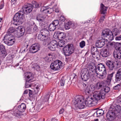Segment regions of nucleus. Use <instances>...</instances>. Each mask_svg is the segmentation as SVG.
I'll list each match as a JSON object with an SVG mask.
<instances>
[{
    "label": "nucleus",
    "mask_w": 121,
    "mask_h": 121,
    "mask_svg": "<svg viewBox=\"0 0 121 121\" xmlns=\"http://www.w3.org/2000/svg\"><path fill=\"white\" fill-rule=\"evenodd\" d=\"M95 87L94 86H88L85 90L86 94L89 95H91L96 91Z\"/></svg>",
    "instance_id": "obj_17"
},
{
    "label": "nucleus",
    "mask_w": 121,
    "mask_h": 121,
    "mask_svg": "<svg viewBox=\"0 0 121 121\" xmlns=\"http://www.w3.org/2000/svg\"><path fill=\"white\" fill-rule=\"evenodd\" d=\"M38 27L36 25H35L33 27V30L34 32H37L38 31Z\"/></svg>",
    "instance_id": "obj_50"
},
{
    "label": "nucleus",
    "mask_w": 121,
    "mask_h": 121,
    "mask_svg": "<svg viewBox=\"0 0 121 121\" xmlns=\"http://www.w3.org/2000/svg\"><path fill=\"white\" fill-rule=\"evenodd\" d=\"M110 90V88L108 87H106L102 89L100 91V93L102 95L103 98H105L106 93H108Z\"/></svg>",
    "instance_id": "obj_27"
},
{
    "label": "nucleus",
    "mask_w": 121,
    "mask_h": 121,
    "mask_svg": "<svg viewBox=\"0 0 121 121\" xmlns=\"http://www.w3.org/2000/svg\"><path fill=\"white\" fill-rule=\"evenodd\" d=\"M65 81L61 79L60 81V84L61 86H63L65 84Z\"/></svg>",
    "instance_id": "obj_58"
},
{
    "label": "nucleus",
    "mask_w": 121,
    "mask_h": 121,
    "mask_svg": "<svg viewBox=\"0 0 121 121\" xmlns=\"http://www.w3.org/2000/svg\"><path fill=\"white\" fill-rule=\"evenodd\" d=\"M114 89L115 90H118L119 88H121V84H118L113 87Z\"/></svg>",
    "instance_id": "obj_52"
},
{
    "label": "nucleus",
    "mask_w": 121,
    "mask_h": 121,
    "mask_svg": "<svg viewBox=\"0 0 121 121\" xmlns=\"http://www.w3.org/2000/svg\"><path fill=\"white\" fill-rule=\"evenodd\" d=\"M91 53L93 55V56L96 55L98 54L99 52L97 51V49L96 48L92 47L91 49Z\"/></svg>",
    "instance_id": "obj_33"
},
{
    "label": "nucleus",
    "mask_w": 121,
    "mask_h": 121,
    "mask_svg": "<svg viewBox=\"0 0 121 121\" xmlns=\"http://www.w3.org/2000/svg\"><path fill=\"white\" fill-rule=\"evenodd\" d=\"M63 65L62 63L59 60H55L51 65V68L54 70H58L61 68Z\"/></svg>",
    "instance_id": "obj_9"
},
{
    "label": "nucleus",
    "mask_w": 121,
    "mask_h": 121,
    "mask_svg": "<svg viewBox=\"0 0 121 121\" xmlns=\"http://www.w3.org/2000/svg\"><path fill=\"white\" fill-rule=\"evenodd\" d=\"M90 73L88 69H84L82 70L81 73V77L82 80L86 81L90 78Z\"/></svg>",
    "instance_id": "obj_11"
},
{
    "label": "nucleus",
    "mask_w": 121,
    "mask_h": 121,
    "mask_svg": "<svg viewBox=\"0 0 121 121\" xmlns=\"http://www.w3.org/2000/svg\"><path fill=\"white\" fill-rule=\"evenodd\" d=\"M102 36L105 38H107L110 41L112 40L113 39L112 32L108 29H106L103 31Z\"/></svg>",
    "instance_id": "obj_10"
},
{
    "label": "nucleus",
    "mask_w": 121,
    "mask_h": 121,
    "mask_svg": "<svg viewBox=\"0 0 121 121\" xmlns=\"http://www.w3.org/2000/svg\"><path fill=\"white\" fill-rule=\"evenodd\" d=\"M53 57V56L51 54H49L45 57V60L46 61L49 62L52 60Z\"/></svg>",
    "instance_id": "obj_32"
},
{
    "label": "nucleus",
    "mask_w": 121,
    "mask_h": 121,
    "mask_svg": "<svg viewBox=\"0 0 121 121\" xmlns=\"http://www.w3.org/2000/svg\"><path fill=\"white\" fill-rule=\"evenodd\" d=\"M105 18V16H103L101 17L99 20V21L100 22H102L104 19Z\"/></svg>",
    "instance_id": "obj_57"
},
{
    "label": "nucleus",
    "mask_w": 121,
    "mask_h": 121,
    "mask_svg": "<svg viewBox=\"0 0 121 121\" xmlns=\"http://www.w3.org/2000/svg\"><path fill=\"white\" fill-rule=\"evenodd\" d=\"M104 86V83L102 81H99L95 85V89L97 90L100 87H103Z\"/></svg>",
    "instance_id": "obj_30"
},
{
    "label": "nucleus",
    "mask_w": 121,
    "mask_h": 121,
    "mask_svg": "<svg viewBox=\"0 0 121 121\" xmlns=\"http://www.w3.org/2000/svg\"><path fill=\"white\" fill-rule=\"evenodd\" d=\"M41 85L37 84H36L35 86V88L34 89V90L36 94L39 91L41 88Z\"/></svg>",
    "instance_id": "obj_35"
},
{
    "label": "nucleus",
    "mask_w": 121,
    "mask_h": 121,
    "mask_svg": "<svg viewBox=\"0 0 121 121\" xmlns=\"http://www.w3.org/2000/svg\"><path fill=\"white\" fill-rule=\"evenodd\" d=\"M31 65H32V67L35 69H36L37 71L39 70V66L37 63L32 62Z\"/></svg>",
    "instance_id": "obj_37"
},
{
    "label": "nucleus",
    "mask_w": 121,
    "mask_h": 121,
    "mask_svg": "<svg viewBox=\"0 0 121 121\" xmlns=\"http://www.w3.org/2000/svg\"><path fill=\"white\" fill-rule=\"evenodd\" d=\"M117 73L121 75V68L118 69L117 71Z\"/></svg>",
    "instance_id": "obj_62"
},
{
    "label": "nucleus",
    "mask_w": 121,
    "mask_h": 121,
    "mask_svg": "<svg viewBox=\"0 0 121 121\" xmlns=\"http://www.w3.org/2000/svg\"><path fill=\"white\" fill-rule=\"evenodd\" d=\"M15 31L18 36L20 37L24 34L25 29L24 27L20 26L15 29Z\"/></svg>",
    "instance_id": "obj_15"
},
{
    "label": "nucleus",
    "mask_w": 121,
    "mask_h": 121,
    "mask_svg": "<svg viewBox=\"0 0 121 121\" xmlns=\"http://www.w3.org/2000/svg\"><path fill=\"white\" fill-rule=\"evenodd\" d=\"M101 73H102L101 74L100 73H96V76L98 78L100 79H104L107 76V72H102Z\"/></svg>",
    "instance_id": "obj_28"
},
{
    "label": "nucleus",
    "mask_w": 121,
    "mask_h": 121,
    "mask_svg": "<svg viewBox=\"0 0 121 121\" xmlns=\"http://www.w3.org/2000/svg\"><path fill=\"white\" fill-rule=\"evenodd\" d=\"M35 24L34 22L32 21H30L28 22L27 24V26L26 28V31L27 33L30 34L32 32V26Z\"/></svg>",
    "instance_id": "obj_23"
},
{
    "label": "nucleus",
    "mask_w": 121,
    "mask_h": 121,
    "mask_svg": "<svg viewBox=\"0 0 121 121\" xmlns=\"http://www.w3.org/2000/svg\"><path fill=\"white\" fill-rule=\"evenodd\" d=\"M0 49L1 51L5 50V47L2 44L0 45Z\"/></svg>",
    "instance_id": "obj_56"
},
{
    "label": "nucleus",
    "mask_w": 121,
    "mask_h": 121,
    "mask_svg": "<svg viewBox=\"0 0 121 121\" xmlns=\"http://www.w3.org/2000/svg\"><path fill=\"white\" fill-rule=\"evenodd\" d=\"M107 41H106L105 39H101L97 41L96 43V45L98 48H101L104 46L106 43Z\"/></svg>",
    "instance_id": "obj_25"
},
{
    "label": "nucleus",
    "mask_w": 121,
    "mask_h": 121,
    "mask_svg": "<svg viewBox=\"0 0 121 121\" xmlns=\"http://www.w3.org/2000/svg\"><path fill=\"white\" fill-rule=\"evenodd\" d=\"M73 104L75 107L80 109L84 108L85 106L84 97L82 96L78 95L74 98Z\"/></svg>",
    "instance_id": "obj_4"
},
{
    "label": "nucleus",
    "mask_w": 121,
    "mask_h": 121,
    "mask_svg": "<svg viewBox=\"0 0 121 121\" xmlns=\"http://www.w3.org/2000/svg\"><path fill=\"white\" fill-rule=\"evenodd\" d=\"M26 59V58L25 57H24L23 58V59L21 60L20 62L16 64V66H18L20 65V68L21 69L22 68V65L24 61H25Z\"/></svg>",
    "instance_id": "obj_38"
},
{
    "label": "nucleus",
    "mask_w": 121,
    "mask_h": 121,
    "mask_svg": "<svg viewBox=\"0 0 121 121\" xmlns=\"http://www.w3.org/2000/svg\"><path fill=\"white\" fill-rule=\"evenodd\" d=\"M56 5V4L55 5L52 9L49 8L48 7L43 6L41 8V11L44 13H50L53 11Z\"/></svg>",
    "instance_id": "obj_20"
},
{
    "label": "nucleus",
    "mask_w": 121,
    "mask_h": 121,
    "mask_svg": "<svg viewBox=\"0 0 121 121\" xmlns=\"http://www.w3.org/2000/svg\"><path fill=\"white\" fill-rule=\"evenodd\" d=\"M113 54L114 58L120 59L121 58V52H114Z\"/></svg>",
    "instance_id": "obj_31"
},
{
    "label": "nucleus",
    "mask_w": 121,
    "mask_h": 121,
    "mask_svg": "<svg viewBox=\"0 0 121 121\" xmlns=\"http://www.w3.org/2000/svg\"><path fill=\"white\" fill-rule=\"evenodd\" d=\"M49 49L51 50L54 51L56 48L58 47V43L55 40H53L48 44Z\"/></svg>",
    "instance_id": "obj_21"
},
{
    "label": "nucleus",
    "mask_w": 121,
    "mask_h": 121,
    "mask_svg": "<svg viewBox=\"0 0 121 121\" xmlns=\"http://www.w3.org/2000/svg\"><path fill=\"white\" fill-rule=\"evenodd\" d=\"M56 26L52 23L50 24L49 27V29L51 31H53L56 29Z\"/></svg>",
    "instance_id": "obj_39"
},
{
    "label": "nucleus",
    "mask_w": 121,
    "mask_h": 121,
    "mask_svg": "<svg viewBox=\"0 0 121 121\" xmlns=\"http://www.w3.org/2000/svg\"><path fill=\"white\" fill-rule=\"evenodd\" d=\"M38 38L39 39L44 42L46 44L50 40L49 31L45 29L42 30L38 36Z\"/></svg>",
    "instance_id": "obj_3"
},
{
    "label": "nucleus",
    "mask_w": 121,
    "mask_h": 121,
    "mask_svg": "<svg viewBox=\"0 0 121 121\" xmlns=\"http://www.w3.org/2000/svg\"><path fill=\"white\" fill-rule=\"evenodd\" d=\"M32 5L30 4H28L26 5L23 6L22 7V9L23 12L26 13L27 14L29 13L32 11L33 9V7L35 8L39 7L40 5L36 2L34 1L32 2Z\"/></svg>",
    "instance_id": "obj_6"
},
{
    "label": "nucleus",
    "mask_w": 121,
    "mask_h": 121,
    "mask_svg": "<svg viewBox=\"0 0 121 121\" xmlns=\"http://www.w3.org/2000/svg\"><path fill=\"white\" fill-rule=\"evenodd\" d=\"M27 49H26L22 48L21 50V51H22V52H24L25 51H27Z\"/></svg>",
    "instance_id": "obj_64"
},
{
    "label": "nucleus",
    "mask_w": 121,
    "mask_h": 121,
    "mask_svg": "<svg viewBox=\"0 0 121 121\" xmlns=\"http://www.w3.org/2000/svg\"><path fill=\"white\" fill-rule=\"evenodd\" d=\"M57 6V5L56 6ZM56 6L55 8L54 9H55V12L56 13H58L59 11V9L57 7L56 8Z\"/></svg>",
    "instance_id": "obj_61"
},
{
    "label": "nucleus",
    "mask_w": 121,
    "mask_h": 121,
    "mask_svg": "<svg viewBox=\"0 0 121 121\" xmlns=\"http://www.w3.org/2000/svg\"><path fill=\"white\" fill-rule=\"evenodd\" d=\"M80 46L81 48H83L85 46V43L83 40L81 41L79 43Z\"/></svg>",
    "instance_id": "obj_45"
},
{
    "label": "nucleus",
    "mask_w": 121,
    "mask_h": 121,
    "mask_svg": "<svg viewBox=\"0 0 121 121\" xmlns=\"http://www.w3.org/2000/svg\"><path fill=\"white\" fill-rule=\"evenodd\" d=\"M113 33H112L113 35H113H114L115 36H116L118 34L117 33L118 32V30L117 29L115 28L113 31Z\"/></svg>",
    "instance_id": "obj_49"
},
{
    "label": "nucleus",
    "mask_w": 121,
    "mask_h": 121,
    "mask_svg": "<svg viewBox=\"0 0 121 121\" xmlns=\"http://www.w3.org/2000/svg\"><path fill=\"white\" fill-rule=\"evenodd\" d=\"M115 39L116 40L119 41L121 40V35L120 36H117L115 38Z\"/></svg>",
    "instance_id": "obj_59"
},
{
    "label": "nucleus",
    "mask_w": 121,
    "mask_h": 121,
    "mask_svg": "<svg viewBox=\"0 0 121 121\" xmlns=\"http://www.w3.org/2000/svg\"><path fill=\"white\" fill-rule=\"evenodd\" d=\"M95 72L96 73H97L106 72V70L105 66L102 64H98L95 67Z\"/></svg>",
    "instance_id": "obj_16"
},
{
    "label": "nucleus",
    "mask_w": 121,
    "mask_h": 121,
    "mask_svg": "<svg viewBox=\"0 0 121 121\" xmlns=\"http://www.w3.org/2000/svg\"><path fill=\"white\" fill-rule=\"evenodd\" d=\"M40 46L39 44L36 43L33 44L30 47V51L32 53H35L39 50Z\"/></svg>",
    "instance_id": "obj_18"
},
{
    "label": "nucleus",
    "mask_w": 121,
    "mask_h": 121,
    "mask_svg": "<svg viewBox=\"0 0 121 121\" xmlns=\"http://www.w3.org/2000/svg\"><path fill=\"white\" fill-rule=\"evenodd\" d=\"M65 27L66 30L69 29L71 27L66 23L65 24Z\"/></svg>",
    "instance_id": "obj_55"
},
{
    "label": "nucleus",
    "mask_w": 121,
    "mask_h": 121,
    "mask_svg": "<svg viewBox=\"0 0 121 121\" xmlns=\"http://www.w3.org/2000/svg\"><path fill=\"white\" fill-rule=\"evenodd\" d=\"M104 113V111L102 109L97 110L95 114L96 113L97 117H99L103 115Z\"/></svg>",
    "instance_id": "obj_36"
},
{
    "label": "nucleus",
    "mask_w": 121,
    "mask_h": 121,
    "mask_svg": "<svg viewBox=\"0 0 121 121\" xmlns=\"http://www.w3.org/2000/svg\"><path fill=\"white\" fill-rule=\"evenodd\" d=\"M94 101V99L92 97L90 96L88 97L85 102V106L86 105L89 107H91L96 105V104L94 103L93 102Z\"/></svg>",
    "instance_id": "obj_19"
},
{
    "label": "nucleus",
    "mask_w": 121,
    "mask_h": 121,
    "mask_svg": "<svg viewBox=\"0 0 121 121\" xmlns=\"http://www.w3.org/2000/svg\"><path fill=\"white\" fill-rule=\"evenodd\" d=\"M59 23H60V22L58 20H56L54 21L52 23L56 26L59 24Z\"/></svg>",
    "instance_id": "obj_46"
},
{
    "label": "nucleus",
    "mask_w": 121,
    "mask_h": 121,
    "mask_svg": "<svg viewBox=\"0 0 121 121\" xmlns=\"http://www.w3.org/2000/svg\"><path fill=\"white\" fill-rule=\"evenodd\" d=\"M29 82L26 81L25 86L26 88H28L30 87L31 86L30 83Z\"/></svg>",
    "instance_id": "obj_48"
},
{
    "label": "nucleus",
    "mask_w": 121,
    "mask_h": 121,
    "mask_svg": "<svg viewBox=\"0 0 121 121\" xmlns=\"http://www.w3.org/2000/svg\"><path fill=\"white\" fill-rule=\"evenodd\" d=\"M35 108L34 107H33L32 108H31L30 109V111L31 112H33L35 110Z\"/></svg>",
    "instance_id": "obj_63"
},
{
    "label": "nucleus",
    "mask_w": 121,
    "mask_h": 121,
    "mask_svg": "<svg viewBox=\"0 0 121 121\" xmlns=\"http://www.w3.org/2000/svg\"><path fill=\"white\" fill-rule=\"evenodd\" d=\"M93 95L92 97L94 99V103H96L97 104L98 101L101 98L102 99H104L105 98H103L102 95L100 93V91H98L96 90V91L94 92Z\"/></svg>",
    "instance_id": "obj_12"
},
{
    "label": "nucleus",
    "mask_w": 121,
    "mask_h": 121,
    "mask_svg": "<svg viewBox=\"0 0 121 121\" xmlns=\"http://www.w3.org/2000/svg\"><path fill=\"white\" fill-rule=\"evenodd\" d=\"M0 55V57L2 58H4L7 55V53L5 50L1 51Z\"/></svg>",
    "instance_id": "obj_43"
},
{
    "label": "nucleus",
    "mask_w": 121,
    "mask_h": 121,
    "mask_svg": "<svg viewBox=\"0 0 121 121\" xmlns=\"http://www.w3.org/2000/svg\"><path fill=\"white\" fill-rule=\"evenodd\" d=\"M65 42L63 40H61L59 41L58 43V47L59 46L60 47H63L65 44Z\"/></svg>",
    "instance_id": "obj_44"
},
{
    "label": "nucleus",
    "mask_w": 121,
    "mask_h": 121,
    "mask_svg": "<svg viewBox=\"0 0 121 121\" xmlns=\"http://www.w3.org/2000/svg\"><path fill=\"white\" fill-rule=\"evenodd\" d=\"M28 92V91L27 90H26L24 91L23 94L22 96V97L24 99H26V98L24 97L25 95H26L27 94Z\"/></svg>",
    "instance_id": "obj_54"
},
{
    "label": "nucleus",
    "mask_w": 121,
    "mask_h": 121,
    "mask_svg": "<svg viewBox=\"0 0 121 121\" xmlns=\"http://www.w3.org/2000/svg\"><path fill=\"white\" fill-rule=\"evenodd\" d=\"M24 14L23 11H20L15 14L13 18L14 25L17 26L22 24L24 17Z\"/></svg>",
    "instance_id": "obj_5"
},
{
    "label": "nucleus",
    "mask_w": 121,
    "mask_h": 121,
    "mask_svg": "<svg viewBox=\"0 0 121 121\" xmlns=\"http://www.w3.org/2000/svg\"><path fill=\"white\" fill-rule=\"evenodd\" d=\"M56 35L57 36L56 38L60 40L64 39L65 38L66 36V34L64 33L59 32H58L57 33L55 34L54 35V37H56L55 36Z\"/></svg>",
    "instance_id": "obj_24"
},
{
    "label": "nucleus",
    "mask_w": 121,
    "mask_h": 121,
    "mask_svg": "<svg viewBox=\"0 0 121 121\" xmlns=\"http://www.w3.org/2000/svg\"><path fill=\"white\" fill-rule=\"evenodd\" d=\"M73 47L72 44H68L63 48L64 54L66 56H68L73 52Z\"/></svg>",
    "instance_id": "obj_8"
},
{
    "label": "nucleus",
    "mask_w": 121,
    "mask_h": 121,
    "mask_svg": "<svg viewBox=\"0 0 121 121\" xmlns=\"http://www.w3.org/2000/svg\"><path fill=\"white\" fill-rule=\"evenodd\" d=\"M110 45L114 47L117 52H121V43H120L112 42L110 43Z\"/></svg>",
    "instance_id": "obj_22"
},
{
    "label": "nucleus",
    "mask_w": 121,
    "mask_h": 121,
    "mask_svg": "<svg viewBox=\"0 0 121 121\" xmlns=\"http://www.w3.org/2000/svg\"><path fill=\"white\" fill-rule=\"evenodd\" d=\"M26 108V105L24 103H22L18 107L15 106L12 110H10L5 112L6 113L10 112L12 115H14L17 117L21 116L24 112Z\"/></svg>",
    "instance_id": "obj_2"
},
{
    "label": "nucleus",
    "mask_w": 121,
    "mask_h": 121,
    "mask_svg": "<svg viewBox=\"0 0 121 121\" xmlns=\"http://www.w3.org/2000/svg\"><path fill=\"white\" fill-rule=\"evenodd\" d=\"M66 23L71 27L73 26H74L73 22L71 21H68Z\"/></svg>",
    "instance_id": "obj_51"
},
{
    "label": "nucleus",
    "mask_w": 121,
    "mask_h": 121,
    "mask_svg": "<svg viewBox=\"0 0 121 121\" xmlns=\"http://www.w3.org/2000/svg\"><path fill=\"white\" fill-rule=\"evenodd\" d=\"M108 7H106L103 4H100V11L102 14H104L106 13L107 9Z\"/></svg>",
    "instance_id": "obj_29"
},
{
    "label": "nucleus",
    "mask_w": 121,
    "mask_h": 121,
    "mask_svg": "<svg viewBox=\"0 0 121 121\" xmlns=\"http://www.w3.org/2000/svg\"><path fill=\"white\" fill-rule=\"evenodd\" d=\"M121 114V107L119 105H116L115 108L110 110L107 113L106 117L107 119L109 121L114 120L117 114Z\"/></svg>",
    "instance_id": "obj_1"
},
{
    "label": "nucleus",
    "mask_w": 121,
    "mask_h": 121,
    "mask_svg": "<svg viewBox=\"0 0 121 121\" xmlns=\"http://www.w3.org/2000/svg\"><path fill=\"white\" fill-rule=\"evenodd\" d=\"M24 77L26 81L31 82L35 79L34 75L30 72H26L24 73Z\"/></svg>",
    "instance_id": "obj_14"
},
{
    "label": "nucleus",
    "mask_w": 121,
    "mask_h": 121,
    "mask_svg": "<svg viewBox=\"0 0 121 121\" xmlns=\"http://www.w3.org/2000/svg\"><path fill=\"white\" fill-rule=\"evenodd\" d=\"M37 20L39 22H42L44 21V17L42 14L38 15L36 17Z\"/></svg>",
    "instance_id": "obj_34"
},
{
    "label": "nucleus",
    "mask_w": 121,
    "mask_h": 121,
    "mask_svg": "<svg viewBox=\"0 0 121 121\" xmlns=\"http://www.w3.org/2000/svg\"><path fill=\"white\" fill-rule=\"evenodd\" d=\"M100 53L103 57H106L108 56L109 54V49L108 48L102 49Z\"/></svg>",
    "instance_id": "obj_26"
},
{
    "label": "nucleus",
    "mask_w": 121,
    "mask_h": 121,
    "mask_svg": "<svg viewBox=\"0 0 121 121\" xmlns=\"http://www.w3.org/2000/svg\"><path fill=\"white\" fill-rule=\"evenodd\" d=\"M121 79V75L116 73L115 81L116 82L119 81Z\"/></svg>",
    "instance_id": "obj_42"
},
{
    "label": "nucleus",
    "mask_w": 121,
    "mask_h": 121,
    "mask_svg": "<svg viewBox=\"0 0 121 121\" xmlns=\"http://www.w3.org/2000/svg\"><path fill=\"white\" fill-rule=\"evenodd\" d=\"M15 29L13 27H10L8 30V32L9 33H12L14 32H15Z\"/></svg>",
    "instance_id": "obj_47"
},
{
    "label": "nucleus",
    "mask_w": 121,
    "mask_h": 121,
    "mask_svg": "<svg viewBox=\"0 0 121 121\" xmlns=\"http://www.w3.org/2000/svg\"><path fill=\"white\" fill-rule=\"evenodd\" d=\"M94 67L95 65H90L88 66V68L90 70L92 71L94 69Z\"/></svg>",
    "instance_id": "obj_53"
},
{
    "label": "nucleus",
    "mask_w": 121,
    "mask_h": 121,
    "mask_svg": "<svg viewBox=\"0 0 121 121\" xmlns=\"http://www.w3.org/2000/svg\"><path fill=\"white\" fill-rule=\"evenodd\" d=\"M106 64L109 69L110 70L113 69L116 64L117 66L120 65V62L117 61L114 62L112 60H108L106 62Z\"/></svg>",
    "instance_id": "obj_13"
},
{
    "label": "nucleus",
    "mask_w": 121,
    "mask_h": 121,
    "mask_svg": "<svg viewBox=\"0 0 121 121\" xmlns=\"http://www.w3.org/2000/svg\"><path fill=\"white\" fill-rule=\"evenodd\" d=\"M60 23L61 24L62 22H64L65 20V17L63 15L61 16L59 18Z\"/></svg>",
    "instance_id": "obj_41"
},
{
    "label": "nucleus",
    "mask_w": 121,
    "mask_h": 121,
    "mask_svg": "<svg viewBox=\"0 0 121 121\" xmlns=\"http://www.w3.org/2000/svg\"><path fill=\"white\" fill-rule=\"evenodd\" d=\"M64 110L63 108L61 109L59 111L60 114L63 113L64 112Z\"/></svg>",
    "instance_id": "obj_60"
},
{
    "label": "nucleus",
    "mask_w": 121,
    "mask_h": 121,
    "mask_svg": "<svg viewBox=\"0 0 121 121\" xmlns=\"http://www.w3.org/2000/svg\"><path fill=\"white\" fill-rule=\"evenodd\" d=\"M114 73H112L111 74H109L108 75L107 81L108 82H111V80L113 76Z\"/></svg>",
    "instance_id": "obj_40"
},
{
    "label": "nucleus",
    "mask_w": 121,
    "mask_h": 121,
    "mask_svg": "<svg viewBox=\"0 0 121 121\" xmlns=\"http://www.w3.org/2000/svg\"><path fill=\"white\" fill-rule=\"evenodd\" d=\"M4 43L8 46H12L15 42L14 37L13 35L10 34H7L4 37Z\"/></svg>",
    "instance_id": "obj_7"
}]
</instances>
